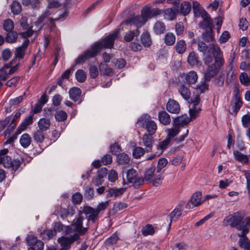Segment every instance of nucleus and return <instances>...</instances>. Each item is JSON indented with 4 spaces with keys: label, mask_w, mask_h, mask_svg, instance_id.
I'll use <instances>...</instances> for the list:
<instances>
[{
    "label": "nucleus",
    "mask_w": 250,
    "mask_h": 250,
    "mask_svg": "<svg viewBox=\"0 0 250 250\" xmlns=\"http://www.w3.org/2000/svg\"><path fill=\"white\" fill-rule=\"evenodd\" d=\"M204 81L208 82L219 73L225 64L223 53L213 43L204 46Z\"/></svg>",
    "instance_id": "f257e3e1"
},
{
    "label": "nucleus",
    "mask_w": 250,
    "mask_h": 250,
    "mask_svg": "<svg viewBox=\"0 0 250 250\" xmlns=\"http://www.w3.org/2000/svg\"><path fill=\"white\" fill-rule=\"evenodd\" d=\"M119 33L120 29H116L111 34H110L102 41L94 43L91 46L90 49L86 50L76 59V64L83 63L87 60L94 58L97 55L98 52L103 48H113L114 41L118 38Z\"/></svg>",
    "instance_id": "f03ea898"
},
{
    "label": "nucleus",
    "mask_w": 250,
    "mask_h": 250,
    "mask_svg": "<svg viewBox=\"0 0 250 250\" xmlns=\"http://www.w3.org/2000/svg\"><path fill=\"white\" fill-rule=\"evenodd\" d=\"M79 220L76 221L75 224L72 223L70 226L66 227L64 230L65 235H70L69 236H62L58 239V242L60 244L61 248L59 250H69L71 245L79 239L80 236L84 235L86 233V228H80L81 223Z\"/></svg>",
    "instance_id": "7ed1b4c3"
},
{
    "label": "nucleus",
    "mask_w": 250,
    "mask_h": 250,
    "mask_svg": "<svg viewBox=\"0 0 250 250\" xmlns=\"http://www.w3.org/2000/svg\"><path fill=\"white\" fill-rule=\"evenodd\" d=\"M200 98L196 96L193 99L191 100V102L188 105V117L187 114L182 115L174 118L173 122V127L184 126L189 123L191 121L195 120L199 115L202 109L199 105Z\"/></svg>",
    "instance_id": "20e7f679"
},
{
    "label": "nucleus",
    "mask_w": 250,
    "mask_h": 250,
    "mask_svg": "<svg viewBox=\"0 0 250 250\" xmlns=\"http://www.w3.org/2000/svg\"><path fill=\"white\" fill-rule=\"evenodd\" d=\"M83 213L86 215V221L85 224H83V221L85 220L84 217L80 215L78 218H75L72 221V223L75 224L77 221L79 220L81 223L80 228H86V232H87L89 228V222L91 221L93 223L96 222L99 218V213L96 210L95 208L89 206H84L82 211H80V214Z\"/></svg>",
    "instance_id": "39448f33"
},
{
    "label": "nucleus",
    "mask_w": 250,
    "mask_h": 250,
    "mask_svg": "<svg viewBox=\"0 0 250 250\" xmlns=\"http://www.w3.org/2000/svg\"><path fill=\"white\" fill-rule=\"evenodd\" d=\"M8 152L7 148L0 150V164H2L3 167L11 170L12 173L17 170L21 166L22 161L18 159L12 160L11 158L7 154Z\"/></svg>",
    "instance_id": "423d86ee"
},
{
    "label": "nucleus",
    "mask_w": 250,
    "mask_h": 250,
    "mask_svg": "<svg viewBox=\"0 0 250 250\" xmlns=\"http://www.w3.org/2000/svg\"><path fill=\"white\" fill-rule=\"evenodd\" d=\"M230 225L241 230V233H247L250 228V218L248 217L243 219L238 215H235L230 218Z\"/></svg>",
    "instance_id": "0eeeda50"
},
{
    "label": "nucleus",
    "mask_w": 250,
    "mask_h": 250,
    "mask_svg": "<svg viewBox=\"0 0 250 250\" xmlns=\"http://www.w3.org/2000/svg\"><path fill=\"white\" fill-rule=\"evenodd\" d=\"M213 27V21L210 15L204 10V28H206V32L204 33V41L212 42L214 40V37L212 34Z\"/></svg>",
    "instance_id": "6e6552de"
},
{
    "label": "nucleus",
    "mask_w": 250,
    "mask_h": 250,
    "mask_svg": "<svg viewBox=\"0 0 250 250\" xmlns=\"http://www.w3.org/2000/svg\"><path fill=\"white\" fill-rule=\"evenodd\" d=\"M243 104V102L240 96L239 90L235 87L234 91L233 100L231 102L229 107V113L232 115H236Z\"/></svg>",
    "instance_id": "1a4fd4ad"
},
{
    "label": "nucleus",
    "mask_w": 250,
    "mask_h": 250,
    "mask_svg": "<svg viewBox=\"0 0 250 250\" xmlns=\"http://www.w3.org/2000/svg\"><path fill=\"white\" fill-rule=\"evenodd\" d=\"M51 14L52 11L49 9H46L39 17L35 22V25L38 28L37 31H40L45 24L53 23L54 20L52 18L48 17Z\"/></svg>",
    "instance_id": "9d476101"
},
{
    "label": "nucleus",
    "mask_w": 250,
    "mask_h": 250,
    "mask_svg": "<svg viewBox=\"0 0 250 250\" xmlns=\"http://www.w3.org/2000/svg\"><path fill=\"white\" fill-rule=\"evenodd\" d=\"M138 172L134 169L131 168L126 172V178L130 183H133L136 188H138L144 184V179L137 177Z\"/></svg>",
    "instance_id": "9b49d317"
},
{
    "label": "nucleus",
    "mask_w": 250,
    "mask_h": 250,
    "mask_svg": "<svg viewBox=\"0 0 250 250\" xmlns=\"http://www.w3.org/2000/svg\"><path fill=\"white\" fill-rule=\"evenodd\" d=\"M146 23L141 15L132 16L128 17L127 19L122 21L121 24H126L127 25H135L137 28L141 27Z\"/></svg>",
    "instance_id": "f8f14e48"
},
{
    "label": "nucleus",
    "mask_w": 250,
    "mask_h": 250,
    "mask_svg": "<svg viewBox=\"0 0 250 250\" xmlns=\"http://www.w3.org/2000/svg\"><path fill=\"white\" fill-rule=\"evenodd\" d=\"M138 123L142 124V126L146 129L148 134H154L155 133L157 126L154 121L149 120H144V118L141 117L138 120Z\"/></svg>",
    "instance_id": "ddd939ff"
},
{
    "label": "nucleus",
    "mask_w": 250,
    "mask_h": 250,
    "mask_svg": "<svg viewBox=\"0 0 250 250\" xmlns=\"http://www.w3.org/2000/svg\"><path fill=\"white\" fill-rule=\"evenodd\" d=\"M26 242L30 247H33L35 250H43L44 243L38 239L37 237L33 235H28L26 238Z\"/></svg>",
    "instance_id": "4468645a"
},
{
    "label": "nucleus",
    "mask_w": 250,
    "mask_h": 250,
    "mask_svg": "<svg viewBox=\"0 0 250 250\" xmlns=\"http://www.w3.org/2000/svg\"><path fill=\"white\" fill-rule=\"evenodd\" d=\"M161 14V10L157 8L151 9L149 7L146 6L141 11V16L146 22L149 19Z\"/></svg>",
    "instance_id": "2eb2a0df"
},
{
    "label": "nucleus",
    "mask_w": 250,
    "mask_h": 250,
    "mask_svg": "<svg viewBox=\"0 0 250 250\" xmlns=\"http://www.w3.org/2000/svg\"><path fill=\"white\" fill-rule=\"evenodd\" d=\"M166 110L172 114H179L181 110L180 105L179 103L173 99H169L166 104Z\"/></svg>",
    "instance_id": "dca6fc26"
},
{
    "label": "nucleus",
    "mask_w": 250,
    "mask_h": 250,
    "mask_svg": "<svg viewBox=\"0 0 250 250\" xmlns=\"http://www.w3.org/2000/svg\"><path fill=\"white\" fill-rule=\"evenodd\" d=\"M29 43V40L28 39H25L24 40L22 44L16 48L14 51L15 58L21 60L24 58L25 54V51L27 48V46Z\"/></svg>",
    "instance_id": "f3484780"
},
{
    "label": "nucleus",
    "mask_w": 250,
    "mask_h": 250,
    "mask_svg": "<svg viewBox=\"0 0 250 250\" xmlns=\"http://www.w3.org/2000/svg\"><path fill=\"white\" fill-rule=\"evenodd\" d=\"M202 196L201 192H197L192 195L190 200L186 205V208H192L198 206L201 204V200Z\"/></svg>",
    "instance_id": "a211bd4d"
},
{
    "label": "nucleus",
    "mask_w": 250,
    "mask_h": 250,
    "mask_svg": "<svg viewBox=\"0 0 250 250\" xmlns=\"http://www.w3.org/2000/svg\"><path fill=\"white\" fill-rule=\"evenodd\" d=\"M152 135L153 134L145 133L143 136V145L145 146L146 152H151L152 151L153 144L154 142V139Z\"/></svg>",
    "instance_id": "6ab92c4d"
},
{
    "label": "nucleus",
    "mask_w": 250,
    "mask_h": 250,
    "mask_svg": "<svg viewBox=\"0 0 250 250\" xmlns=\"http://www.w3.org/2000/svg\"><path fill=\"white\" fill-rule=\"evenodd\" d=\"M107 174V169L105 167H102L97 171V175L93 178L92 182L96 186L101 185L103 180V179Z\"/></svg>",
    "instance_id": "aec40b11"
},
{
    "label": "nucleus",
    "mask_w": 250,
    "mask_h": 250,
    "mask_svg": "<svg viewBox=\"0 0 250 250\" xmlns=\"http://www.w3.org/2000/svg\"><path fill=\"white\" fill-rule=\"evenodd\" d=\"M178 91L182 97L185 100L188 101L189 104L191 102V100L193 99L196 95L193 98L189 99L190 97L191 92L189 89L186 87L184 84H181L178 88ZM198 96V95H197ZM198 96H199L198 95ZM200 98V97H199Z\"/></svg>",
    "instance_id": "412c9836"
},
{
    "label": "nucleus",
    "mask_w": 250,
    "mask_h": 250,
    "mask_svg": "<svg viewBox=\"0 0 250 250\" xmlns=\"http://www.w3.org/2000/svg\"><path fill=\"white\" fill-rule=\"evenodd\" d=\"M246 234L244 233L238 234V235L241 237L238 241V245L245 250H250V241L246 237Z\"/></svg>",
    "instance_id": "4be33fe9"
},
{
    "label": "nucleus",
    "mask_w": 250,
    "mask_h": 250,
    "mask_svg": "<svg viewBox=\"0 0 250 250\" xmlns=\"http://www.w3.org/2000/svg\"><path fill=\"white\" fill-rule=\"evenodd\" d=\"M187 62L190 65L197 67H200L202 65V62L198 60V57L193 51L190 52L188 54Z\"/></svg>",
    "instance_id": "5701e85b"
},
{
    "label": "nucleus",
    "mask_w": 250,
    "mask_h": 250,
    "mask_svg": "<svg viewBox=\"0 0 250 250\" xmlns=\"http://www.w3.org/2000/svg\"><path fill=\"white\" fill-rule=\"evenodd\" d=\"M158 117L159 122L163 125H167L170 123L171 119L170 115L166 111H159Z\"/></svg>",
    "instance_id": "b1692460"
},
{
    "label": "nucleus",
    "mask_w": 250,
    "mask_h": 250,
    "mask_svg": "<svg viewBox=\"0 0 250 250\" xmlns=\"http://www.w3.org/2000/svg\"><path fill=\"white\" fill-rule=\"evenodd\" d=\"M126 188H109L107 191L106 197L107 198L115 197H117L122 195L126 190Z\"/></svg>",
    "instance_id": "393cba45"
},
{
    "label": "nucleus",
    "mask_w": 250,
    "mask_h": 250,
    "mask_svg": "<svg viewBox=\"0 0 250 250\" xmlns=\"http://www.w3.org/2000/svg\"><path fill=\"white\" fill-rule=\"evenodd\" d=\"M141 42L145 47H149L152 44L150 35L147 30H144L140 37Z\"/></svg>",
    "instance_id": "a878e982"
},
{
    "label": "nucleus",
    "mask_w": 250,
    "mask_h": 250,
    "mask_svg": "<svg viewBox=\"0 0 250 250\" xmlns=\"http://www.w3.org/2000/svg\"><path fill=\"white\" fill-rule=\"evenodd\" d=\"M81 93V89L77 87H73L69 91V97L70 99L74 102L78 101L79 100Z\"/></svg>",
    "instance_id": "bb28decb"
},
{
    "label": "nucleus",
    "mask_w": 250,
    "mask_h": 250,
    "mask_svg": "<svg viewBox=\"0 0 250 250\" xmlns=\"http://www.w3.org/2000/svg\"><path fill=\"white\" fill-rule=\"evenodd\" d=\"M242 123L243 126L247 128L246 134L249 139H250V113L243 116L242 118Z\"/></svg>",
    "instance_id": "cd10ccee"
},
{
    "label": "nucleus",
    "mask_w": 250,
    "mask_h": 250,
    "mask_svg": "<svg viewBox=\"0 0 250 250\" xmlns=\"http://www.w3.org/2000/svg\"><path fill=\"white\" fill-rule=\"evenodd\" d=\"M192 8L194 13V16L195 18H203V9L201 5L197 1H193L192 3Z\"/></svg>",
    "instance_id": "c85d7f7f"
},
{
    "label": "nucleus",
    "mask_w": 250,
    "mask_h": 250,
    "mask_svg": "<svg viewBox=\"0 0 250 250\" xmlns=\"http://www.w3.org/2000/svg\"><path fill=\"white\" fill-rule=\"evenodd\" d=\"M164 18L167 21H173L176 18V12L175 8H168L164 11Z\"/></svg>",
    "instance_id": "c756f323"
},
{
    "label": "nucleus",
    "mask_w": 250,
    "mask_h": 250,
    "mask_svg": "<svg viewBox=\"0 0 250 250\" xmlns=\"http://www.w3.org/2000/svg\"><path fill=\"white\" fill-rule=\"evenodd\" d=\"M191 6L190 3L187 1L181 3L180 7V13L184 16L188 15L191 11Z\"/></svg>",
    "instance_id": "7c9ffc66"
},
{
    "label": "nucleus",
    "mask_w": 250,
    "mask_h": 250,
    "mask_svg": "<svg viewBox=\"0 0 250 250\" xmlns=\"http://www.w3.org/2000/svg\"><path fill=\"white\" fill-rule=\"evenodd\" d=\"M39 129L45 131L48 130L50 125V121L48 119L41 118L38 123Z\"/></svg>",
    "instance_id": "2f4dec72"
},
{
    "label": "nucleus",
    "mask_w": 250,
    "mask_h": 250,
    "mask_svg": "<svg viewBox=\"0 0 250 250\" xmlns=\"http://www.w3.org/2000/svg\"><path fill=\"white\" fill-rule=\"evenodd\" d=\"M175 47L178 54H183L186 51L187 44L184 40H181L177 42Z\"/></svg>",
    "instance_id": "473e14b6"
},
{
    "label": "nucleus",
    "mask_w": 250,
    "mask_h": 250,
    "mask_svg": "<svg viewBox=\"0 0 250 250\" xmlns=\"http://www.w3.org/2000/svg\"><path fill=\"white\" fill-rule=\"evenodd\" d=\"M140 33L139 29L133 31H129L126 32L124 36V39L126 42H131L135 37H138Z\"/></svg>",
    "instance_id": "72a5a7b5"
},
{
    "label": "nucleus",
    "mask_w": 250,
    "mask_h": 250,
    "mask_svg": "<svg viewBox=\"0 0 250 250\" xmlns=\"http://www.w3.org/2000/svg\"><path fill=\"white\" fill-rule=\"evenodd\" d=\"M182 208L180 206L176 208L169 214L170 222L168 224V228L171 226L172 220L175 219H178L182 214Z\"/></svg>",
    "instance_id": "f704fd0d"
},
{
    "label": "nucleus",
    "mask_w": 250,
    "mask_h": 250,
    "mask_svg": "<svg viewBox=\"0 0 250 250\" xmlns=\"http://www.w3.org/2000/svg\"><path fill=\"white\" fill-rule=\"evenodd\" d=\"M60 215L62 220L66 219L68 216H72L74 214V210L72 208H61L60 209Z\"/></svg>",
    "instance_id": "c9c22d12"
},
{
    "label": "nucleus",
    "mask_w": 250,
    "mask_h": 250,
    "mask_svg": "<svg viewBox=\"0 0 250 250\" xmlns=\"http://www.w3.org/2000/svg\"><path fill=\"white\" fill-rule=\"evenodd\" d=\"M170 142V139L167 138L164 141L160 142L159 144L156 146L157 151H158V155H161L163 153L164 150L167 147Z\"/></svg>",
    "instance_id": "e433bc0d"
},
{
    "label": "nucleus",
    "mask_w": 250,
    "mask_h": 250,
    "mask_svg": "<svg viewBox=\"0 0 250 250\" xmlns=\"http://www.w3.org/2000/svg\"><path fill=\"white\" fill-rule=\"evenodd\" d=\"M11 10L14 15H19L21 11V3L17 0L13 1L11 4Z\"/></svg>",
    "instance_id": "4c0bfd02"
},
{
    "label": "nucleus",
    "mask_w": 250,
    "mask_h": 250,
    "mask_svg": "<svg viewBox=\"0 0 250 250\" xmlns=\"http://www.w3.org/2000/svg\"><path fill=\"white\" fill-rule=\"evenodd\" d=\"M33 115H30L26 117L23 122L20 124L18 127L21 131H24L27 127L31 125L33 123Z\"/></svg>",
    "instance_id": "58836bf2"
},
{
    "label": "nucleus",
    "mask_w": 250,
    "mask_h": 250,
    "mask_svg": "<svg viewBox=\"0 0 250 250\" xmlns=\"http://www.w3.org/2000/svg\"><path fill=\"white\" fill-rule=\"evenodd\" d=\"M156 168L154 166L151 167L147 169L144 174V179L147 181H151L154 176V172Z\"/></svg>",
    "instance_id": "ea45409f"
},
{
    "label": "nucleus",
    "mask_w": 250,
    "mask_h": 250,
    "mask_svg": "<svg viewBox=\"0 0 250 250\" xmlns=\"http://www.w3.org/2000/svg\"><path fill=\"white\" fill-rule=\"evenodd\" d=\"M62 97L59 94H56L54 95L52 98V105L49 109H48L47 110L49 112H51L52 111L56 110V109H55V106H58L61 102Z\"/></svg>",
    "instance_id": "a19ab883"
},
{
    "label": "nucleus",
    "mask_w": 250,
    "mask_h": 250,
    "mask_svg": "<svg viewBox=\"0 0 250 250\" xmlns=\"http://www.w3.org/2000/svg\"><path fill=\"white\" fill-rule=\"evenodd\" d=\"M130 158L127 154L122 153L117 156V162L120 165H125L129 163Z\"/></svg>",
    "instance_id": "79ce46f5"
},
{
    "label": "nucleus",
    "mask_w": 250,
    "mask_h": 250,
    "mask_svg": "<svg viewBox=\"0 0 250 250\" xmlns=\"http://www.w3.org/2000/svg\"><path fill=\"white\" fill-rule=\"evenodd\" d=\"M198 79L197 73L193 71L188 72L186 77V80L188 84H193L196 83Z\"/></svg>",
    "instance_id": "37998d69"
},
{
    "label": "nucleus",
    "mask_w": 250,
    "mask_h": 250,
    "mask_svg": "<svg viewBox=\"0 0 250 250\" xmlns=\"http://www.w3.org/2000/svg\"><path fill=\"white\" fill-rule=\"evenodd\" d=\"M20 144L24 148L27 147L31 144V140L29 134L24 133L20 138Z\"/></svg>",
    "instance_id": "c03bdc74"
},
{
    "label": "nucleus",
    "mask_w": 250,
    "mask_h": 250,
    "mask_svg": "<svg viewBox=\"0 0 250 250\" xmlns=\"http://www.w3.org/2000/svg\"><path fill=\"white\" fill-rule=\"evenodd\" d=\"M153 30L156 34H161L165 32L166 26L164 23L158 21L154 24Z\"/></svg>",
    "instance_id": "a18cd8bd"
},
{
    "label": "nucleus",
    "mask_w": 250,
    "mask_h": 250,
    "mask_svg": "<svg viewBox=\"0 0 250 250\" xmlns=\"http://www.w3.org/2000/svg\"><path fill=\"white\" fill-rule=\"evenodd\" d=\"M118 240L119 237L117 236V233H114L111 235V236L106 239L104 243L106 246L109 247L115 245Z\"/></svg>",
    "instance_id": "49530a36"
},
{
    "label": "nucleus",
    "mask_w": 250,
    "mask_h": 250,
    "mask_svg": "<svg viewBox=\"0 0 250 250\" xmlns=\"http://www.w3.org/2000/svg\"><path fill=\"white\" fill-rule=\"evenodd\" d=\"M176 38L175 35L172 33H167L165 37V43L167 45H172L175 42Z\"/></svg>",
    "instance_id": "de8ad7c7"
},
{
    "label": "nucleus",
    "mask_w": 250,
    "mask_h": 250,
    "mask_svg": "<svg viewBox=\"0 0 250 250\" xmlns=\"http://www.w3.org/2000/svg\"><path fill=\"white\" fill-rule=\"evenodd\" d=\"M233 155L235 159L239 162L247 163L249 161V158L247 155H244L237 150L233 151Z\"/></svg>",
    "instance_id": "09e8293b"
},
{
    "label": "nucleus",
    "mask_w": 250,
    "mask_h": 250,
    "mask_svg": "<svg viewBox=\"0 0 250 250\" xmlns=\"http://www.w3.org/2000/svg\"><path fill=\"white\" fill-rule=\"evenodd\" d=\"M18 38V33L15 31L8 32L5 37V41L8 43L15 42Z\"/></svg>",
    "instance_id": "8fccbe9b"
},
{
    "label": "nucleus",
    "mask_w": 250,
    "mask_h": 250,
    "mask_svg": "<svg viewBox=\"0 0 250 250\" xmlns=\"http://www.w3.org/2000/svg\"><path fill=\"white\" fill-rule=\"evenodd\" d=\"M239 80L241 83L245 86L250 85L249 75L246 72H242L239 75Z\"/></svg>",
    "instance_id": "3c124183"
},
{
    "label": "nucleus",
    "mask_w": 250,
    "mask_h": 250,
    "mask_svg": "<svg viewBox=\"0 0 250 250\" xmlns=\"http://www.w3.org/2000/svg\"><path fill=\"white\" fill-rule=\"evenodd\" d=\"M141 232L144 236H147L148 235L153 234L155 231L152 225L147 224L143 228Z\"/></svg>",
    "instance_id": "603ef678"
},
{
    "label": "nucleus",
    "mask_w": 250,
    "mask_h": 250,
    "mask_svg": "<svg viewBox=\"0 0 250 250\" xmlns=\"http://www.w3.org/2000/svg\"><path fill=\"white\" fill-rule=\"evenodd\" d=\"M75 78L80 83L84 82L86 78L85 72L82 69H78L75 73Z\"/></svg>",
    "instance_id": "864d4df0"
},
{
    "label": "nucleus",
    "mask_w": 250,
    "mask_h": 250,
    "mask_svg": "<svg viewBox=\"0 0 250 250\" xmlns=\"http://www.w3.org/2000/svg\"><path fill=\"white\" fill-rule=\"evenodd\" d=\"M43 131H44L41 129H39L34 132L33 138L37 143H42L44 139Z\"/></svg>",
    "instance_id": "5fc2aeb1"
},
{
    "label": "nucleus",
    "mask_w": 250,
    "mask_h": 250,
    "mask_svg": "<svg viewBox=\"0 0 250 250\" xmlns=\"http://www.w3.org/2000/svg\"><path fill=\"white\" fill-rule=\"evenodd\" d=\"M3 29L8 32H12L14 27V22L10 19H6L3 22Z\"/></svg>",
    "instance_id": "6e6d98bb"
},
{
    "label": "nucleus",
    "mask_w": 250,
    "mask_h": 250,
    "mask_svg": "<svg viewBox=\"0 0 250 250\" xmlns=\"http://www.w3.org/2000/svg\"><path fill=\"white\" fill-rule=\"evenodd\" d=\"M56 120L58 122H63L67 118V113L63 110H59L55 114Z\"/></svg>",
    "instance_id": "4d7b16f0"
},
{
    "label": "nucleus",
    "mask_w": 250,
    "mask_h": 250,
    "mask_svg": "<svg viewBox=\"0 0 250 250\" xmlns=\"http://www.w3.org/2000/svg\"><path fill=\"white\" fill-rule=\"evenodd\" d=\"M12 62L6 64L4 67L0 69V78L1 80L5 81L7 79V75L8 74L6 70L11 66Z\"/></svg>",
    "instance_id": "13d9d810"
},
{
    "label": "nucleus",
    "mask_w": 250,
    "mask_h": 250,
    "mask_svg": "<svg viewBox=\"0 0 250 250\" xmlns=\"http://www.w3.org/2000/svg\"><path fill=\"white\" fill-rule=\"evenodd\" d=\"M145 152V150L142 147L138 146L135 147L133 151L132 155L136 159L140 158Z\"/></svg>",
    "instance_id": "bf43d9fd"
},
{
    "label": "nucleus",
    "mask_w": 250,
    "mask_h": 250,
    "mask_svg": "<svg viewBox=\"0 0 250 250\" xmlns=\"http://www.w3.org/2000/svg\"><path fill=\"white\" fill-rule=\"evenodd\" d=\"M167 161L166 158H160L158 160L157 167H156L157 172L159 173L161 170L167 166Z\"/></svg>",
    "instance_id": "052dcab7"
},
{
    "label": "nucleus",
    "mask_w": 250,
    "mask_h": 250,
    "mask_svg": "<svg viewBox=\"0 0 250 250\" xmlns=\"http://www.w3.org/2000/svg\"><path fill=\"white\" fill-rule=\"evenodd\" d=\"M83 195L80 192H76L72 196V202L76 205L80 204L83 200Z\"/></svg>",
    "instance_id": "680f3d73"
},
{
    "label": "nucleus",
    "mask_w": 250,
    "mask_h": 250,
    "mask_svg": "<svg viewBox=\"0 0 250 250\" xmlns=\"http://www.w3.org/2000/svg\"><path fill=\"white\" fill-rule=\"evenodd\" d=\"M94 195V190L93 188L90 187H86L84 193V197L88 200L92 199Z\"/></svg>",
    "instance_id": "e2e57ef3"
},
{
    "label": "nucleus",
    "mask_w": 250,
    "mask_h": 250,
    "mask_svg": "<svg viewBox=\"0 0 250 250\" xmlns=\"http://www.w3.org/2000/svg\"><path fill=\"white\" fill-rule=\"evenodd\" d=\"M180 132L179 128L177 127H174L167 130L168 139L170 140L176 136Z\"/></svg>",
    "instance_id": "0e129e2a"
},
{
    "label": "nucleus",
    "mask_w": 250,
    "mask_h": 250,
    "mask_svg": "<svg viewBox=\"0 0 250 250\" xmlns=\"http://www.w3.org/2000/svg\"><path fill=\"white\" fill-rule=\"evenodd\" d=\"M38 32L37 31H34L32 29V27H30L28 29H26V31L23 32H21L20 33V35L22 38H24L25 39H28L27 38L31 37L32 36L34 32Z\"/></svg>",
    "instance_id": "69168bd1"
},
{
    "label": "nucleus",
    "mask_w": 250,
    "mask_h": 250,
    "mask_svg": "<svg viewBox=\"0 0 250 250\" xmlns=\"http://www.w3.org/2000/svg\"><path fill=\"white\" fill-rule=\"evenodd\" d=\"M113 63H114L115 67L118 69H122L124 68L126 64L125 60L122 58L116 60V61H114Z\"/></svg>",
    "instance_id": "338daca9"
},
{
    "label": "nucleus",
    "mask_w": 250,
    "mask_h": 250,
    "mask_svg": "<svg viewBox=\"0 0 250 250\" xmlns=\"http://www.w3.org/2000/svg\"><path fill=\"white\" fill-rule=\"evenodd\" d=\"M109 202L108 201H106L104 202H102L98 205L95 209L100 213L101 211L105 210L109 206Z\"/></svg>",
    "instance_id": "774afa93"
}]
</instances>
